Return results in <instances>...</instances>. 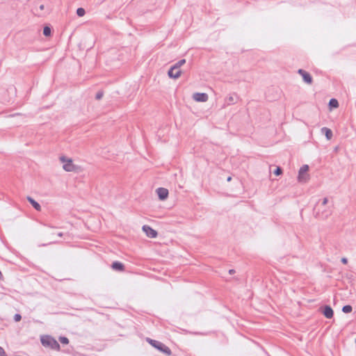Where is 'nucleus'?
<instances>
[{"instance_id":"nucleus-1","label":"nucleus","mask_w":356,"mask_h":356,"mask_svg":"<svg viewBox=\"0 0 356 356\" xmlns=\"http://www.w3.org/2000/svg\"><path fill=\"white\" fill-rule=\"evenodd\" d=\"M41 344L45 347L49 348L51 350L59 351L60 350V346L58 341L51 335L44 334L40 336Z\"/></svg>"},{"instance_id":"nucleus-2","label":"nucleus","mask_w":356,"mask_h":356,"mask_svg":"<svg viewBox=\"0 0 356 356\" xmlns=\"http://www.w3.org/2000/svg\"><path fill=\"white\" fill-rule=\"evenodd\" d=\"M147 341L153 347H154L156 349H157L160 352L165 353L167 355H170L172 354V351L170 349V348L168 347L167 346H165L162 342H161L159 341L151 339L149 338L147 339Z\"/></svg>"},{"instance_id":"nucleus-3","label":"nucleus","mask_w":356,"mask_h":356,"mask_svg":"<svg viewBox=\"0 0 356 356\" xmlns=\"http://www.w3.org/2000/svg\"><path fill=\"white\" fill-rule=\"evenodd\" d=\"M320 311L327 318H332L334 316V311L330 305L321 307Z\"/></svg>"},{"instance_id":"nucleus-4","label":"nucleus","mask_w":356,"mask_h":356,"mask_svg":"<svg viewBox=\"0 0 356 356\" xmlns=\"http://www.w3.org/2000/svg\"><path fill=\"white\" fill-rule=\"evenodd\" d=\"M298 73L302 76L303 81L307 84H312L313 82V78L312 75L307 71L299 69Z\"/></svg>"},{"instance_id":"nucleus-5","label":"nucleus","mask_w":356,"mask_h":356,"mask_svg":"<svg viewBox=\"0 0 356 356\" xmlns=\"http://www.w3.org/2000/svg\"><path fill=\"white\" fill-rule=\"evenodd\" d=\"M142 229L145 233V234L149 238H156L158 235L157 232L149 225H143Z\"/></svg>"},{"instance_id":"nucleus-6","label":"nucleus","mask_w":356,"mask_h":356,"mask_svg":"<svg viewBox=\"0 0 356 356\" xmlns=\"http://www.w3.org/2000/svg\"><path fill=\"white\" fill-rule=\"evenodd\" d=\"M63 168L66 172H76L77 166L73 163L72 159H69V160H67V162L63 164Z\"/></svg>"},{"instance_id":"nucleus-7","label":"nucleus","mask_w":356,"mask_h":356,"mask_svg":"<svg viewBox=\"0 0 356 356\" xmlns=\"http://www.w3.org/2000/svg\"><path fill=\"white\" fill-rule=\"evenodd\" d=\"M193 98L197 102H205L208 100L209 96L205 92H195L193 94Z\"/></svg>"},{"instance_id":"nucleus-8","label":"nucleus","mask_w":356,"mask_h":356,"mask_svg":"<svg viewBox=\"0 0 356 356\" xmlns=\"http://www.w3.org/2000/svg\"><path fill=\"white\" fill-rule=\"evenodd\" d=\"M156 191L160 200L163 201L168 198L169 192L167 188L159 187Z\"/></svg>"},{"instance_id":"nucleus-9","label":"nucleus","mask_w":356,"mask_h":356,"mask_svg":"<svg viewBox=\"0 0 356 356\" xmlns=\"http://www.w3.org/2000/svg\"><path fill=\"white\" fill-rule=\"evenodd\" d=\"M238 97L236 93L229 95L225 99L227 105H233L237 102Z\"/></svg>"},{"instance_id":"nucleus-10","label":"nucleus","mask_w":356,"mask_h":356,"mask_svg":"<svg viewBox=\"0 0 356 356\" xmlns=\"http://www.w3.org/2000/svg\"><path fill=\"white\" fill-rule=\"evenodd\" d=\"M181 71L180 69L172 70V66L170 67L168 72V75L170 78L177 79L180 76Z\"/></svg>"},{"instance_id":"nucleus-11","label":"nucleus","mask_w":356,"mask_h":356,"mask_svg":"<svg viewBox=\"0 0 356 356\" xmlns=\"http://www.w3.org/2000/svg\"><path fill=\"white\" fill-rule=\"evenodd\" d=\"M111 268L116 271H124V265L118 261H113L111 264Z\"/></svg>"},{"instance_id":"nucleus-12","label":"nucleus","mask_w":356,"mask_h":356,"mask_svg":"<svg viewBox=\"0 0 356 356\" xmlns=\"http://www.w3.org/2000/svg\"><path fill=\"white\" fill-rule=\"evenodd\" d=\"M332 214L331 210H323L321 212H316V217L321 219H326Z\"/></svg>"},{"instance_id":"nucleus-13","label":"nucleus","mask_w":356,"mask_h":356,"mask_svg":"<svg viewBox=\"0 0 356 356\" xmlns=\"http://www.w3.org/2000/svg\"><path fill=\"white\" fill-rule=\"evenodd\" d=\"M26 199L36 211H40L41 210L40 204L33 198L30 196H27Z\"/></svg>"},{"instance_id":"nucleus-14","label":"nucleus","mask_w":356,"mask_h":356,"mask_svg":"<svg viewBox=\"0 0 356 356\" xmlns=\"http://www.w3.org/2000/svg\"><path fill=\"white\" fill-rule=\"evenodd\" d=\"M309 170L308 165H303L299 170L298 172V180L302 181L303 179V175Z\"/></svg>"},{"instance_id":"nucleus-15","label":"nucleus","mask_w":356,"mask_h":356,"mask_svg":"<svg viewBox=\"0 0 356 356\" xmlns=\"http://www.w3.org/2000/svg\"><path fill=\"white\" fill-rule=\"evenodd\" d=\"M321 132L325 134L327 140H330L333 136L332 130L327 127H323Z\"/></svg>"},{"instance_id":"nucleus-16","label":"nucleus","mask_w":356,"mask_h":356,"mask_svg":"<svg viewBox=\"0 0 356 356\" xmlns=\"http://www.w3.org/2000/svg\"><path fill=\"white\" fill-rule=\"evenodd\" d=\"M328 106H329L330 109L337 108L339 106V102H338V100L337 99L332 98L329 101Z\"/></svg>"},{"instance_id":"nucleus-17","label":"nucleus","mask_w":356,"mask_h":356,"mask_svg":"<svg viewBox=\"0 0 356 356\" xmlns=\"http://www.w3.org/2000/svg\"><path fill=\"white\" fill-rule=\"evenodd\" d=\"M8 92V90H4L3 89L1 90L2 95H3L2 97H0V102L3 104H6L10 102V98L6 97V93Z\"/></svg>"},{"instance_id":"nucleus-18","label":"nucleus","mask_w":356,"mask_h":356,"mask_svg":"<svg viewBox=\"0 0 356 356\" xmlns=\"http://www.w3.org/2000/svg\"><path fill=\"white\" fill-rule=\"evenodd\" d=\"M43 35L46 37H49L51 35V27L50 25H45L43 27Z\"/></svg>"},{"instance_id":"nucleus-19","label":"nucleus","mask_w":356,"mask_h":356,"mask_svg":"<svg viewBox=\"0 0 356 356\" xmlns=\"http://www.w3.org/2000/svg\"><path fill=\"white\" fill-rule=\"evenodd\" d=\"M186 63L185 59H181L172 65V70L180 69L181 66Z\"/></svg>"},{"instance_id":"nucleus-20","label":"nucleus","mask_w":356,"mask_h":356,"mask_svg":"<svg viewBox=\"0 0 356 356\" xmlns=\"http://www.w3.org/2000/svg\"><path fill=\"white\" fill-rule=\"evenodd\" d=\"M353 310V307L351 305H344L343 307H342V312L345 314H348V313H350Z\"/></svg>"},{"instance_id":"nucleus-21","label":"nucleus","mask_w":356,"mask_h":356,"mask_svg":"<svg viewBox=\"0 0 356 356\" xmlns=\"http://www.w3.org/2000/svg\"><path fill=\"white\" fill-rule=\"evenodd\" d=\"M58 340L63 344H68L69 343V339L66 337L60 336V337H59Z\"/></svg>"},{"instance_id":"nucleus-22","label":"nucleus","mask_w":356,"mask_h":356,"mask_svg":"<svg viewBox=\"0 0 356 356\" xmlns=\"http://www.w3.org/2000/svg\"><path fill=\"white\" fill-rule=\"evenodd\" d=\"M86 14V10L83 8H79L76 10V15L79 17H83Z\"/></svg>"},{"instance_id":"nucleus-23","label":"nucleus","mask_w":356,"mask_h":356,"mask_svg":"<svg viewBox=\"0 0 356 356\" xmlns=\"http://www.w3.org/2000/svg\"><path fill=\"white\" fill-rule=\"evenodd\" d=\"M273 174L276 176H279L282 174V169L280 167H277L273 171Z\"/></svg>"},{"instance_id":"nucleus-24","label":"nucleus","mask_w":356,"mask_h":356,"mask_svg":"<svg viewBox=\"0 0 356 356\" xmlns=\"http://www.w3.org/2000/svg\"><path fill=\"white\" fill-rule=\"evenodd\" d=\"M22 318V316L20 314L17 313L14 315L13 319L15 322H19Z\"/></svg>"},{"instance_id":"nucleus-25","label":"nucleus","mask_w":356,"mask_h":356,"mask_svg":"<svg viewBox=\"0 0 356 356\" xmlns=\"http://www.w3.org/2000/svg\"><path fill=\"white\" fill-rule=\"evenodd\" d=\"M104 95V92L102 91H98L95 95V99L99 100L102 98Z\"/></svg>"},{"instance_id":"nucleus-26","label":"nucleus","mask_w":356,"mask_h":356,"mask_svg":"<svg viewBox=\"0 0 356 356\" xmlns=\"http://www.w3.org/2000/svg\"><path fill=\"white\" fill-rule=\"evenodd\" d=\"M70 158H67L66 156H62L60 157V161L63 163H65L67 162V160H69Z\"/></svg>"},{"instance_id":"nucleus-27","label":"nucleus","mask_w":356,"mask_h":356,"mask_svg":"<svg viewBox=\"0 0 356 356\" xmlns=\"http://www.w3.org/2000/svg\"><path fill=\"white\" fill-rule=\"evenodd\" d=\"M0 356H7L4 349L0 346Z\"/></svg>"},{"instance_id":"nucleus-28","label":"nucleus","mask_w":356,"mask_h":356,"mask_svg":"<svg viewBox=\"0 0 356 356\" xmlns=\"http://www.w3.org/2000/svg\"><path fill=\"white\" fill-rule=\"evenodd\" d=\"M328 202L327 197H324L322 201V206H325Z\"/></svg>"},{"instance_id":"nucleus-29","label":"nucleus","mask_w":356,"mask_h":356,"mask_svg":"<svg viewBox=\"0 0 356 356\" xmlns=\"http://www.w3.org/2000/svg\"><path fill=\"white\" fill-rule=\"evenodd\" d=\"M341 261L343 264H348V259L346 258V257H343V258H341Z\"/></svg>"},{"instance_id":"nucleus-30","label":"nucleus","mask_w":356,"mask_h":356,"mask_svg":"<svg viewBox=\"0 0 356 356\" xmlns=\"http://www.w3.org/2000/svg\"><path fill=\"white\" fill-rule=\"evenodd\" d=\"M229 273L230 275H232V274L235 273V270H234V269H230V270H229Z\"/></svg>"},{"instance_id":"nucleus-31","label":"nucleus","mask_w":356,"mask_h":356,"mask_svg":"<svg viewBox=\"0 0 356 356\" xmlns=\"http://www.w3.org/2000/svg\"><path fill=\"white\" fill-rule=\"evenodd\" d=\"M57 236H60V237H62L63 236V232H58V233H57Z\"/></svg>"},{"instance_id":"nucleus-32","label":"nucleus","mask_w":356,"mask_h":356,"mask_svg":"<svg viewBox=\"0 0 356 356\" xmlns=\"http://www.w3.org/2000/svg\"><path fill=\"white\" fill-rule=\"evenodd\" d=\"M44 5H40V10H43V9H44Z\"/></svg>"},{"instance_id":"nucleus-33","label":"nucleus","mask_w":356,"mask_h":356,"mask_svg":"<svg viewBox=\"0 0 356 356\" xmlns=\"http://www.w3.org/2000/svg\"><path fill=\"white\" fill-rule=\"evenodd\" d=\"M231 180H232V177H228L227 178V181H230Z\"/></svg>"},{"instance_id":"nucleus-34","label":"nucleus","mask_w":356,"mask_h":356,"mask_svg":"<svg viewBox=\"0 0 356 356\" xmlns=\"http://www.w3.org/2000/svg\"><path fill=\"white\" fill-rule=\"evenodd\" d=\"M45 245H47V244H42L40 246H45Z\"/></svg>"}]
</instances>
